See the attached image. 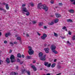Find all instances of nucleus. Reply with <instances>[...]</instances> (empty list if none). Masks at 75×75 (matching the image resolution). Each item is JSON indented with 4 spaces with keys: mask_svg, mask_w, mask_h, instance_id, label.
Listing matches in <instances>:
<instances>
[{
    "mask_svg": "<svg viewBox=\"0 0 75 75\" xmlns=\"http://www.w3.org/2000/svg\"><path fill=\"white\" fill-rule=\"evenodd\" d=\"M38 8L39 9H43L45 11H47L48 10V7L45 4L42 5L41 3L39 4L38 5Z\"/></svg>",
    "mask_w": 75,
    "mask_h": 75,
    "instance_id": "f257e3e1",
    "label": "nucleus"
},
{
    "mask_svg": "<svg viewBox=\"0 0 75 75\" xmlns=\"http://www.w3.org/2000/svg\"><path fill=\"white\" fill-rule=\"evenodd\" d=\"M28 48L29 49L28 53L29 55H33L34 53V51L33 50V48L29 46Z\"/></svg>",
    "mask_w": 75,
    "mask_h": 75,
    "instance_id": "f03ea898",
    "label": "nucleus"
},
{
    "mask_svg": "<svg viewBox=\"0 0 75 75\" xmlns=\"http://www.w3.org/2000/svg\"><path fill=\"white\" fill-rule=\"evenodd\" d=\"M21 71L22 72V74H23V73L25 71L26 73H27L28 75H30V72L29 71H27L26 69H24V67H22L21 69Z\"/></svg>",
    "mask_w": 75,
    "mask_h": 75,
    "instance_id": "7ed1b4c3",
    "label": "nucleus"
},
{
    "mask_svg": "<svg viewBox=\"0 0 75 75\" xmlns=\"http://www.w3.org/2000/svg\"><path fill=\"white\" fill-rule=\"evenodd\" d=\"M11 61V62L13 63V62H14L15 61H16V60L15 59V57L14 55L12 54L10 57Z\"/></svg>",
    "mask_w": 75,
    "mask_h": 75,
    "instance_id": "20e7f679",
    "label": "nucleus"
},
{
    "mask_svg": "<svg viewBox=\"0 0 75 75\" xmlns=\"http://www.w3.org/2000/svg\"><path fill=\"white\" fill-rule=\"evenodd\" d=\"M27 11H28V10L27 9L26 7H23L22 8V11L23 14H25V13L27 12Z\"/></svg>",
    "mask_w": 75,
    "mask_h": 75,
    "instance_id": "39448f33",
    "label": "nucleus"
},
{
    "mask_svg": "<svg viewBox=\"0 0 75 75\" xmlns=\"http://www.w3.org/2000/svg\"><path fill=\"white\" fill-rule=\"evenodd\" d=\"M47 56V55L45 54L43 56H42V57H40V59L42 61H45V59H46V58H45V57Z\"/></svg>",
    "mask_w": 75,
    "mask_h": 75,
    "instance_id": "423d86ee",
    "label": "nucleus"
},
{
    "mask_svg": "<svg viewBox=\"0 0 75 75\" xmlns=\"http://www.w3.org/2000/svg\"><path fill=\"white\" fill-rule=\"evenodd\" d=\"M47 37V35L46 34L44 33L43 35L41 36V38L42 40H45V39Z\"/></svg>",
    "mask_w": 75,
    "mask_h": 75,
    "instance_id": "0eeeda50",
    "label": "nucleus"
},
{
    "mask_svg": "<svg viewBox=\"0 0 75 75\" xmlns=\"http://www.w3.org/2000/svg\"><path fill=\"white\" fill-rule=\"evenodd\" d=\"M45 66H46L47 67H51V63H48V62H45L44 64Z\"/></svg>",
    "mask_w": 75,
    "mask_h": 75,
    "instance_id": "6e6552de",
    "label": "nucleus"
},
{
    "mask_svg": "<svg viewBox=\"0 0 75 75\" xmlns=\"http://www.w3.org/2000/svg\"><path fill=\"white\" fill-rule=\"evenodd\" d=\"M56 49V46L54 45H52L51 46V49L52 51H53V50H55Z\"/></svg>",
    "mask_w": 75,
    "mask_h": 75,
    "instance_id": "1a4fd4ad",
    "label": "nucleus"
},
{
    "mask_svg": "<svg viewBox=\"0 0 75 75\" xmlns=\"http://www.w3.org/2000/svg\"><path fill=\"white\" fill-rule=\"evenodd\" d=\"M44 50L45 51L46 53H49V51H50V48L48 47L45 48H44Z\"/></svg>",
    "mask_w": 75,
    "mask_h": 75,
    "instance_id": "9d476101",
    "label": "nucleus"
},
{
    "mask_svg": "<svg viewBox=\"0 0 75 75\" xmlns=\"http://www.w3.org/2000/svg\"><path fill=\"white\" fill-rule=\"evenodd\" d=\"M69 13H70L73 14V13H75V11L72 9H71L69 10Z\"/></svg>",
    "mask_w": 75,
    "mask_h": 75,
    "instance_id": "9b49d317",
    "label": "nucleus"
},
{
    "mask_svg": "<svg viewBox=\"0 0 75 75\" xmlns=\"http://www.w3.org/2000/svg\"><path fill=\"white\" fill-rule=\"evenodd\" d=\"M17 74H18V73L16 72H12L11 73V75H17Z\"/></svg>",
    "mask_w": 75,
    "mask_h": 75,
    "instance_id": "f8f14e48",
    "label": "nucleus"
},
{
    "mask_svg": "<svg viewBox=\"0 0 75 75\" xmlns=\"http://www.w3.org/2000/svg\"><path fill=\"white\" fill-rule=\"evenodd\" d=\"M55 15H56V16L57 18H58V17H60V14L59 13H56L55 14Z\"/></svg>",
    "mask_w": 75,
    "mask_h": 75,
    "instance_id": "ddd939ff",
    "label": "nucleus"
},
{
    "mask_svg": "<svg viewBox=\"0 0 75 75\" xmlns=\"http://www.w3.org/2000/svg\"><path fill=\"white\" fill-rule=\"evenodd\" d=\"M54 24V21H52L51 23L49 22L48 23V24H49V25H53Z\"/></svg>",
    "mask_w": 75,
    "mask_h": 75,
    "instance_id": "4468645a",
    "label": "nucleus"
},
{
    "mask_svg": "<svg viewBox=\"0 0 75 75\" xmlns=\"http://www.w3.org/2000/svg\"><path fill=\"white\" fill-rule=\"evenodd\" d=\"M10 35V33H6L5 35V36L6 37H8Z\"/></svg>",
    "mask_w": 75,
    "mask_h": 75,
    "instance_id": "2eb2a0df",
    "label": "nucleus"
},
{
    "mask_svg": "<svg viewBox=\"0 0 75 75\" xmlns=\"http://www.w3.org/2000/svg\"><path fill=\"white\" fill-rule=\"evenodd\" d=\"M43 24V23H42V22H40L39 23L38 25L40 27H41V26H42V25Z\"/></svg>",
    "mask_w": 75,
    "mask_h": 75,
    "instance_id": "dca6fc26",
    "label": "nucleus"
},
{
    "mask_svg": "<svg viewBox=\"0 0 75 75\" xmlns=\"http://www.w3.org/2000/svg\"><path fill=\"white\" fill-rule=\"evenodd\" d=\"M42 55H43V54H42V52H40L39 54V57L40 58V57H42Z\"/></svg>",
    "mask_w": 75,
    "mask_h": 75,
    "instance_id": "f3484780",
    "label": "nucleus"
},
{
    "mask_svg": "<svg viewBox=\"0 0 75 75\" xmlns=\"http://www.w3.org/2000/svg\"><path fill=\"white\" fill-rule=\"evenodd\" d=\"M6 8L7 10H8L9 9V7H8V4H6Z\"/></svg>",
    "mask_w": 75,
    "mask_h": 75,
    "instance_id": "a211bd4d",
    "label": "nucleus"
},
{
    "mask_svg": "<svg viewBox=\"0 0 75 75\" xmlns=\"http://www.w3.org/2000/svg\"><path fill=\"white\" fill-rule=\"evenodd\" d=\"M52 51L54 53V54H58V52L57 51H56L55 50H53Z\"/></svg>",
    "mask_w": 75,
    "mask_h": 75,
    "instance_id": "6ab92c4d",
    "label": "nucleus"
},
{
    "mask_svg": "<svg viewBox=\"0 0 75 75\" xmlns=\"http://www.w3.org/2000/svg\"><path fill=\"white\" fill-rule=\"evenodd\" d=\"M6 62L7 63H10V60H9V59L8 58H7L6 59Z\"/></svg>",
    "mask_w": 75,
    "mask_h": 75,
    "instance_id": "aec40b11",
    "label": "nucleus"
},
{
    "mask_svg": "<svg viewBox=\"0 0 75 75\" xmlns=\"http://www.w3.org/2000/svg\"><path fill=\"white\" fill-rule=\"evenodd\" d=\"M67 22H70L71 23H72V20L71 19H67Z\"/></svg>",
    "mask_w": 75,
    "mask_h": 75,
    "instance_id": "412c9836",
    "label": "nucleus"
},
{
    "mask_svg": "<svg viewBox=\"0 0 75 75\" xmlns=\"http://www.w3.org/2000/svg\"><path fill=\"white\" fill-rule=\"evenodd\" d=\"M62 29H63V30H65V31H67V27H66L65 26L62 28Z\"/></svg>",
    "mask_w": 75,
    "mask_h": 75,
    "instance_id": "4be33fe9",
    "label": "nucleus"
},
{
    "mask_svg": "<svg viewBox=\"0 0 75 75\" xmlns=\"http://www.w3.org/2000/svg\"><path fill=\"white\" fill-rule=\"evenodd\" d=\"M25 13H25L26 15V16H29V15H30V12H29L28 11H27V12H25Z\"/></svg>",
    "mask_w": 75,
    "mask_h": 75,
    "instance_id": "5701e85b",
    "label": "nucleus"
},
{
    "mask_svg": "<svg viewBox=\"0 0 75 75\" xmlns=\"http://www.w3.org/2000/svg\"><path fill=\"white\" fill-rule=\"evenodd\" d=\"M54 21V23H58V19H55Z\"/></svg>",
    "mask_w": 75,
    "mask_h": 75,
    "instance_id": "b1692460",
    "label": "nucleus"
},
{
    "mask_svg": "<svg viewBox=\"0 0 75 75\" xmlns=\"http://www.w3.org/2000/svg\"><path fill=\"white\" fill-rule=\"evenodd\" d=\"M17 56L19 58H21V55L20 53L18 54H17Z\"/></svg>",
    "mask_w": 75,
    "mask_h": 75,
    "instance_id": "393cba45",
    "label": "nucleus"
},
{
    "mask_svg": "<svg viewBox=\"0 0 75 75\" xmlns=\"http://www.w3.org/2000/svg\"><path fill=\"white\" fill-rule=\"evenodd\" d=\"M54 36H55V37H58V34H57L56 33L54 32Z\"/></svg>",
    "mask_w": 75,
    "mask_h": 75,
    "instance_id": "a878e982",
    "label": "nucleus"
},
{
    "mask_svg": "<svg viewBox=\"0 0 75 75\" xmlns=\"http://www.w3.org/2000/svg\"><path fill=\"white\" fill-rule=\"evenodd\" d=\"M55 66V64L54 63L51 65V67L52 68H54V67Z\"/></svg>",
    "mask_w": 75,
    "mask_h": 75,
    "instance_id": "bb28decb",
    "label": "nucleus"
},
{
    "mask_svg": "<svg viewBox=\"0 0 75 75\" xmlns=\"http://www.w3.org/2000/svg\"><path fill=\"white\" fill-rule=\"evenodd\" d=\"M32 22L33 24H36L37 23V21H32Z\"/></svg>",
    "mask_w": 75,
    "mask_h": 75,
    "instance_id": "cd10ccee",
    "label": "nucleus"
},
{
    "mask_svg": "<svg viewBox=\"0 0 75 75\" xmlns=\"http://www.w3.org/2000/svg\"><path fill=\"white\" fill-rule=\"evenodd\" d=\"M16 39L18 40H21V38L20 37H18Z\"/></svg>",
    "mask_w": 75,
    "mask_h": 75,
    "instance_id": "c85d7f7f",
    "label": "nucleus"
},
{
    "mask_svg": "<svg viewBox=\"0 0 75 75\" xmlns=\"http://www.w3.org/2000/svg\"><path fill=\"white\" fill-rule=\"evenodd\" d=\"M54 2V0H52L50 1L51 4H53Z\"/></svg>",
    "mask_w": 75,
    "mask_h": 75,
    "instance_id": "c756f323",
    "label": "nucleus"
},
{
    "mask_svg": "<svg viewBox=\"0 0 75 75\" xmlns=\"http://www.w3.org/2000/svg\"><path fill=\"white\" fill-rule=\"evenodd\" d=\"M31 57L30 56H28L27 57V58L28 59H31Z\"/></svg>",
    "mask_w": 75,
    "mask_h": 75,
    "instance_id": "7c9ffc66",
    "label": "nucleus"
},
{
    "mask_svg": "<svg viewBox=\"0 0 75 75\" xmlns=\"http://www.w3.org/2000/svg\"><path fill=\"white\" fill-rule=\"evenodd\" d=\"M68 33L69 35H71L72 33H71V31H68Z\"/></svg>",
    "mask_w": 75,
    "mask_h": 75,
    "instance_id": "2f4dec72",
    "label": "nucleus"
},
{
    "mask_svg": "<svg viewBox=\"0 0 75 75\" xmlns=\"http://www.w3.org/2000/svg\"><path fill=\"white\" fill-rule=\"evenodd\" d=\"M72 40H75V36H73L72 37Z\"/></svg>",
    "mask_w": 75,
    "mask_h": 75,
    "instance_id": "473e14b6",
    "label": "nucleus"
},
{
    "mask_svg": "<svg viewBox=\"0 0 75 75\" xmlns=\"http://www.w3.org/2000/svg\"><path fill=\"white\" fill-rule=\"evenodd\" d=\"M10 43L12 46H13V45H14V44H13V43L12 42H10Z\"/></svg>",
    "mask_w": 75,
    "mask_h": 75,
    "instance_id": "72a5a7b5",
    "label": "nucleus"
},
{
    "mask_svg": "<svg viewBox=\"0 0 75 75\" xmlns=\"http://www.w3.org/2000/svg\"><path fill=\"white\" fill-rule=\"evenodd\" d=\"M37 34L39 36H40L41 35V34L39 33V32H37Z\"/></svg>",
    "mask_w": 75,
    "mask_h": 75,
    "instance_id": "f704fd0d",
    "label": "nucleus"
},
{
    "mask_svg": "<svg viewBox=\"0 0 75 75\" xmlns=\"http://www.w3.org/2000/svg\"><path fill=\"white\" fill-rule=\"evenodd\" d=\"M25 6H26L25 4H24L22 5V7H25Z\"/></svg>",
    "mask_w": 75,
    "mask_h": 75,
    "instance_id": "c9c22d12",
    "label": "nucleus"
},
{
    "mask_svg": "<svg viewBox=\"0 0 75 75\" xmlns=\"http://www.w3.org/2000/svg\"><path fill=\"white\" fill-rule=\"evenodd\" d=\"M4 44H6V43H7V41L6 40H4Z\"/></svg>",
    "mask_w": 75,
    "mask_h": 75,
    "instance_id": "e433bc0d",
    "label": "nucleus"
},
{
    "mask_svg": "<svg viewBox=\"0 0 75 75\" xmlns=\"http://www.w3.org/2000/svg\"><path fill=\"white\" fill-rule=\"evenodd\" d=\"M33 70L34 71H37V68L36 67H35V68L33 69Z\"/></svg>",
    "mask_w": 75,
    "mask_h": 75,
    "instance_id": "4c0bfd02",
    "label": "nucleus"
},
{
    "mask_svg": "<svg viewBox=\"0 0 75 75\" xmlns=\"http://www.w3.org/2000/svg\"><path fill=\"white\" fill-rule=\"evenodd\" d=\"M59 6H62V3H59Z\"/></svg>",
    "mask_w": 75,
    "mask_h": 75,
    "instance_id": "58836bf2",
    "label": "nucleus"
},
{
    "mask_svg": "<svg viewBox=\"0 0 75 75\" xmlns=\"http://www.w3.org/2000/svg\"><path fill=\"white\" fill-rule=\"evenodd\" d=\"M31 6H34V4L33 3H31Z\"/></svg>",
    "mask_w": 75,
    "mask_h": 75,
    "instance_id": "ea45409f",
    "label": "nucleus"
},
{
    "mask_svg": "<svg viewBox=\"0 0 75 75\" xmlns=\"http://www.w3.org/2000/svg\"><path fill=\"white\" fill-rule=\"evenodd\" d=\"M31 67L33 68V69H34V68H35V66L34 65H33L31 66Z\"/></svg>",
    "mask_w": 75,
    "mask_h": 75,
    "instance_id": "a19ab883",
    "label": "nucleus"
},
{
    "mask_svg": "<svg viewBox=\"0 0 75 75\" xmlns=\"http://www.w3.org/2000/svg\"><path fill=\"white\" fill-rule=\"evenodd\" d=\"M17 62H20V59H17Z\"/></svg>",
    "mask_w": 75,
    "mask_h": 75,
    "instance_id": "79ce46f5",
    "label": "nucleus"
},
{
    "mask_svg": "<svg viewBox=\"0 0 75 75\" xmlns=\"http://www.w3.org/2000/svg\"><path fill=\"white\" fill-rule=\"evenodd\" d=\"M2 63H3V61L2 60H1L0 59V65H1V64Z\"/></svg>",
    "mask_w": 75,
    "mask_h": 75,
    "instance_id": "37998d69",
    "label": "nucleus"
},
{
    "mask_svg": "<svg viewBox=\"0 0 75 75\" xmlns=\"http://www.w3.org/2000/svg\"><path fill=\"white\" fill-rule=\"evenodd\" d=\"M3 10H4V9L1 8H0V10H1L2 11H3Z\"/></svg>",
    "mask_w": 75,
    "mask_h": 75,
    "instance_id": "c03bdc74",
    "label": "nucleus"
},
{
    "mask_svg": "<svg viewBox=\"0 0 75 75\" xmlns=\"http://www.w3.org/2000/svg\"><path fill=\"white\" fill-rule=\"evenodd\" d=\"M3 11L4 13H6V10L4 9Z\"/></svg>",
    "mask_w": 75,
    "mask_h": 75,
    "instance_id": "a18cd8bd",
    "label": "nucleus"
},
{
    "mask_svg": "<svg viewBox=\"0 0 75 75\" xmlns=\"http://www.w3.org/2000/svg\"><path fill=\"white\" fill-rule=\"evenodd\" d=\"M57 68L58 69H59L61 68V66H59L57 67Z\"/></svg>",
    "mask_w": 75,
    "mask_h": 75,
    "instance_id": "49530a36",
    "label": "nucleus"
},
{
    "mask_svg": "<svg viewBox=\"0 0 75 75\" xmlns=\"http://www.w3.org/2000/svg\"><path fill=\"white\" fill-rule=\"evenodd\" d=\"M44 28H45V29H47V26H44Z\"/></svg>",
    "mask_w": 75,
    "mask_h": 75,
    "instance_id": "de8ad7c7",
    "label": "nucleus"
},
{
    "mask_svg": "<svg viewBox=\"0 0 75 75\" xmlns=\"http://www.w3.org/2000/svg\"><path fill=\"white\" fill-rule=\"evenodd\" d=\"M70 1H71V2H74V1H75V0H70Z\"/></svg>",
    "mask_w": 75,
    "mask_h": 75,
    "instance_id": "09e8293b",
    "label": "nucleus"
},
{
    "mask_svg": "<svg viewBox=\"0 0 75 75\" xmlns=\"http://www.w3.org/2000/svg\"><path fill=\"white\" fill-rule=\"evenodd\" d=\"M26 37H29V35L28 34H27L26 35Z\"/></svg>",
    "mask_w": 75,
    "mask_h": 75,
    "instance_id": "8fccbe9b",
    "label": "nucleus"
},
{
    "mask_svg": "<svg viewBox=\"0 0 75 75\" xmlns=\"http://www.w3.org/2000/svg\"><path fill=\"white\" fill-rule=\"evenodd\" d=\"M14 44H17V42H14Z\"/></svg>",
    "mask_w": 75,
    "mask_h": 75,
    "instance_id": "3c124183",
    "label": "nucleus"
},
{
    "mask_svg": "<svg viewBox=\"0 0 75 75\" xmlns=\"http://www.w3.org/2000/svg\"><path fill=\"white\" fill-rule=\"evenodd\" d=\"M11 52H12V50H10L9 51V52L10 53H11Z\"/></svg>",
    "mask_w": 75,
    "mask_h": 75,
    "instance_id": "603ef678",
    "label": "nucleus"
},
{
    "mask_svg": "<svg viewBox=\"0 0 75 75\" xmlns=\"http://www.w3.org/2000/svg\"><path fill=\"white\" fill-rule=\"evenodd\" d=\"M67 44H70V43H69V41H67Z\"/></svg>",
    "mask_w": 75,
    "mask_h": 75,
    "instance_id": "864d4df0",
    "label": "nucleus"
},
{
    "mask_svg": "<svg viewBox=\"0 0 75 75\" xmlns=\"http://www.w3.org/2000/svg\"><path fill=\"white\" fill-rule=\"evenodd\" d=\"M22 57H23V58H24V54H22Z\"/></svg>",
    "mask_w": 75,
    "mask_h": 75,
    "instance_id": "5fc2aeb1",
    "label": "nucleus"
},
{
    "mask_svg": "<svg viewBox=\"0 0 75 75\" xmlns=\"http://www.w3.org/2000/svg\"><path fill=\"white\" fill-rule=\"evenodd\" d=\"M56 61H57V59H54V62H56Z\"/></svg>",
    "mask_w": 75,
    "mask_h": 75,
    "instance_id": "6e6d98bb",
    "label": "nucleus"
},
{
    "mask_svg": "<svg viewBox=\"0 0 75 75\" xmlns=\"http://www.w3.org/2000/svg\"><path fill=\"white\" fill-rule=\"evenodd\" d=\"M1 32H0V36H1Z\"/></svg>",
    "mask_w": 75,
    "mask_h": 75,
    "instance_id": "4d7b16f0",
    "label": "nucleus"
},
{
    "mask_svg": "<svg viewBox=\"0 0 75 75\" xmlns=\"http://www.w3.org/2000/svg\"><path fill=\"white\" fill-rule=\"evenodd\" d=\"M23 62H20V64H23Z\"/></svg>",
    "mask_w": 75,
    "mask_h": 75,
    "instance_id": "13d9d810",
    "label": "nucleus"
},
{
    "mask_svg": "<svg viewBox=\"0 0 75 75\" xmlns=\"http://www.w3.org/2000/svg\"><path fill=\"white\" fill-rule=\"evenodd\" d=\"M35 61H33V63H35Z\"/></svg>",
    "mask_w": 75,
    "mask_h": 75,
    "instance_id": "bf43d9fd",
    "label": "nucleus"
},
{
    "mask_svg": "<svg viewBox=\"0 0 75 75\" xmlns=\"http://www.w3.org/2000/svg\"><path fill=\"white\" fill-rule=\"evenodd\" d=\"M18 66H16V68L17 69H18Z\"/></svg>",
    "mask_w": 75,
    "mask_h": 75,
    "instance_id": "052dcab7",
    "label": "nucleus"
},
{
    "mask_svg": "<svg viewBox=\"0 0 75 75\" xmlns=\"http://www.w3.org/2000/svg\"><path fill=\"white\" fill-rule=\"evenodd\" d=\"M4 5H6V3H4Z\"/></svg>",
    "mask_w": 75,
    "mask_h": 75,
    "instance_id": "680f3d73",
    "label": "nucleus"
},
{
    "mask_svg": "<svg viewBox=\"0 0 75 75\" xmlns=\"http://www.w3.org/2000/svg\"><path fill=\"white\" fill-rule=\"evenodd\" d=\"M74 4V5H75V3H74V4Z\"/></svg>",
    "mask_w": 75,
    "mask_h": 75,
    "instance_id": "e2e57ef3",
    "label": "nucleus"
}]
</instances>
